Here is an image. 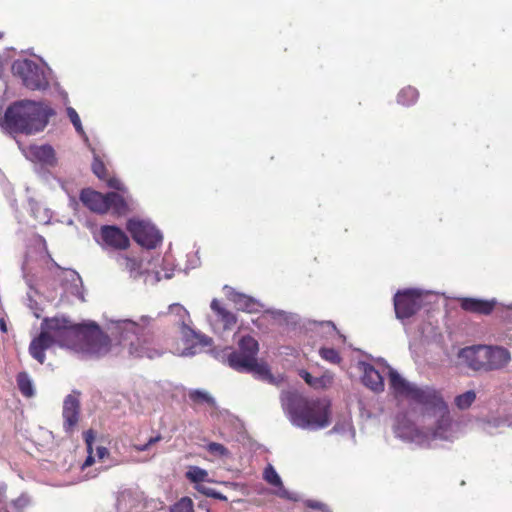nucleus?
Returning a JSON list of instances; mask_svg holds the SVG:
<instances>
[{
    "mask_svg": "<svg viewBox=\"0 0 512 512\" xmlns=\"http://www.w3.org/2000/svg\"><path fill=\"white\" fill-rule=\"evenodd\" d=\"M55 344L75 352L99 356L106 353L114 343L126 349L135 358L155 359L163 354L151 345L156 318L142 315L137 321L111 319L105 331L94 323H73L63 315L44 319Z\"/></svg>",
    "mask_w": 512,
    "mask_h": 512,
    "instance_id": "obj_1",
    "label": "nucleus"
},
{
    "mask_svg": "<svg viewBox=\"0 0 512 512\" xmlns=\"http://www.w3.org/2000/svg\"><path fill=\"white\" fill-rule=\"evenodd\" d=\"M388 370V385L396 399H405L421 405L424 418L430 420L429 427L419 428L405 414L397 415L394 424L395 436L418 447H430L434 440L454 442L465 433V422L454 420L441 393L431 386H418L405 379L396 369L385 363Z\"/></svg>",
    "mask_w": 512,
    "mask_h": 512,
    "instance_id": "obj_2",
    "label": "nucleus"
},
{
    "mask_svg": "<svg viewBox=\"0 0 512 512\" xmlns=\"http://www.w3.org/2000/svg\"><path fill=\"white\" fill-rule=\"evenodd\" d=\"M55 111L42 101L19 100L0 115V127L9 134L33 135L47 126Z\"/></svg>",
    "mask_w": 512,
    "mask_h": 512,
    "instance_id": "obj_3",
    "label": "nucleus"
},
{
    "mask_svg": "<svg viewBox=\"0 0 512 512\" xmlns=\"http://www.w3.org/2000/svg\"><path fill=\"white\" fill-rule=\"evenodd\" d=\"M238 347L239 350H234L231 347L213 349L211 353L218 361L227 364L237 372L251 373L258 379L272 382L273 377L268 366L257 360L259 351L257 340L250 335H245L239 340Z\"/></svg>",
    "mask_w": 512,
    "mask_h": 512,
    "instance_id": "obj_4",
    "label": "nucleus"
},
{
    "mask_svg": "<svg viewBox=\"0 0 512 512\" xmlns=\"http://www.w3.org/2000/svg\"><path fill=\"white\" fill-rule=\"evenodd\" d=\"M282 409L295 427L305 430L320 428V400L309 398L295 388L283 390L280 395Z\"/></svg>",
    "mask_w": 512,
    "mask_h": 512,
    "instance_id": "obj_5",
    "label": "nucleus"
},
{
    "mask_svg": "<svg viewBox=\"0 0 512 512\" xmlns=\"http://www.w3.org/2000/svg\"><path fill=\"white\" fill-rule=\"evenodd\" d=\"M169 313L175 317V322L179 325L184 348L179 352V356L193 357L202 352L203 348L212 345V338L195 331L191 327L189 312L179 303L169 306Z\"/></svg>",
    "mask_w": 512,
    "mask_h": 512,
    "instance_id": "obj_6",
    "label": "nucleus"
},
{
    "mask_svg": "<svg viewBox=\"0 0 512 512\" xmlns=\"http://www.w3.org/2000/svg\"><path fill=\"white\" fill-rule=\"evenodd\" d=\"M12 73L23 86L33 91H45L49 88L50 68L44 62L30 59H17L12 64Z\"/></svg>",
    "mask_w": 512,
    "mask_h": 512,
    "instance_id": "obj_7",
    "label": "nucleus"
},
{
    "mask_svg": "<svg viewBox=\"0 0 512 512\" xmlns=\"http://www.w3.org/2000/svg\"><path fill=\"white\" fill-rule=\"evenodd\" d=\"M80 200L89 210L99 214H104L110 209L116 214H124L127 210L124 196L117 192L102 194L93 189L85 188L80 193Z\"/></svg>",
    "mask_w": 512,
    "mask_h": 512,
    "instance_id": "obj_8",
    "label": "nucleus"
},
{
    "mask_svg": "<svg viewBox=\"0 0 512 512\" xmlns=\"http://www.w3.org/2000/svg\"><path fill=\"white\" fill-rule=\"evenodd\" d=\"M127 229L133 239L146 249L156 248L163 239L162 233L150 221L130 219Z\"/></svg>",
    "mask_w": 512,
    "mask_h": 512,
    "instance_id": "obj_9",
    "label": "nucleus"
},
{
    "mask_svg": "<svg viewBox=\"0 0 512 512\" xmlns=\"http://www.w3.org/2000/svg\"><path fill=\"white\" fill-rule=\"evenodd\" d=\"M423 305L422 291L407 289L398 291L394 296V309L396 317L404 320L412 317Z\"/></svg>",
    "mask_w": 512,
    "mask_h": 512,
    "instance_id": "obj_10",
    "label": "nucleus"
},
{
    "mask_svg": "<svg viewBox=\"0 0 512 512\" xmlns=\"http://www.w3.org/2000/svg\"><path fill=\"white\" fill-rule=\"evenodd\" d=\"M55 344L51 332L48 330V326L43 319L41 323V331L39 335L32 339L29 345V354L33 359L38 361L40 364L45 362L46 356L45 351L51 348Z\"/></svg>",
    "mask_w": 512,
    "mask_h": 512,
    "instance_id": "obj_11",
    "label": "nucleus"
},
{
    "mask_svg": "<svg viewBox=\"0 0 512 512\" xmlns=\"http://www.w3.org/2000/svg\"><path fill=\"white\" fill-rule=\"evenodd\" d=\"M80 392L73 391L67 395L63 401L62 416L64 419L63 428L66 433H71L78 423L80 414Z\"/></svg>",
    "mask_w": 512,
    "mask_h": 512,
    "instance_id": "obj_12",
    "label": "nucleus"
},
{
    "mask_svg": "<svg viewBox=\"0 0 512 512\" xmlns=\"http://www.w3.org/2000/svg\"><path fill=\"white\" fill-rule=\"evenodd\" d=\"M511 360L509 350L501 346H485V371L504 368Z\"/></svg>",
    "mask_w": 512,
    "mask_h": 512,
    "instance_id": "obj_13",
    "label": "nucleus"
},
{
    "mask_svg": "<svg viewBox=\"0 0 512 512\" xmlns=\"http://www.w3.org/2000/svg\"><path fill=\"white\" fill-rule=\"evenodd\" d=\"M226 296L232 301L238 310L248 313H258L263 308L259 300L246 294L235 291L232 287L224 286Z\"/></svg>",
    "mask_w": 512,
    "mask_h": 512,
    "instance_id": "obj_14",
    "label": "nucleus"
},
{
    "mask_svg": "<svg viewBox=\"0 0 512 512\" xmlns=\"http://www.w3.org/2000/svg\"><path fill=\"white\" fill-rule=\"evenodd\" d=\"M458 357L469 368L485 371V345L465 347L459 351Z\"/></svg>",
    "mask_w": 512,
    "mask_h": 512,
    "instance_id": "obj_15",
    "label": "nucleus"
},
{
    "mask_svg": "<svg viewBox=\"0 0 512 512\" xmlns=\"http://www.w3.org/2000/svg\"><path fill=\"white\" fill-rule=\"evenodd\" d=\"M27 159L39 162L42 165L54 167L57 164L55 151L52 146L45 145H30L24 150Z\"/></svg>",
    "mask_w": 512,
    "mask_h": 512,
    "instance_id": "obj_16",
    "label": "nucleus"
},
{
    "mask_svg": "<svg viewBox=\"0 0 512 512\" xmlns=\"http://www.w3.org/2000/svg\"><path fill=\"white\" fill-rule=\"evenodd\" d=\"M358 368L362 372V383L375 393L384 391V378L381 373L371 364L360 361Z\"/></svg>",
    "mask_w": 512,
    "mask_h": 512,
    "instance_id": "obj_17",
    "label": "nucleus"
},
{
    "mask_svg": "<svg viewBox=\"0 0 512 512\" xmlns=\"http://www.w3.org/2000/svg\"><path fill=\"white\" fill-rule=\"evenodd\" d=\"M101 238L103 242L114 249H126L129 246L127 235L117 226L104 225L101 227Z\"/></svg>",
    "mask_w": 512,
    "mask_h": 512,
    "instance_id": "obj_18",
    "label": "nucleus"
},
{
    "mask_svg": "<svg viewBox=\"0 0 512 512\" xmlns=\"http://www.w3.org/2000/svg\"><path fill=\"white\" fill-rule=\"evenodd\" d=\"M495 305V299L482 300L477 298H462L460 300V306L463 310L483 315H489L493 311Z\"/></svg>",
    "mask_w": 512,
    "mask_h": 512,
    "instance_id": "obj_19",
    "label": "nucleus"
},
{
    "mask_svg": "<svg viewBox=\"0 0 512 512\" xmlns=\"http://www.w3.org/2000/svg\"><path fill=\"white\" fill-rule=\"evenodd\" d=\"M512 420L508 417H486L477 420L478 429L488 435H494L502 427H510Z\"/></svg>",
    "mask_w": 512,
    "mask_h": 512,
    "instance_id": "obj_20",
    "label": "nucleus"
},
{
    "mask_svg": "<svg viewBox=\"0 0 512 512\" xmlns=\"http://www.w3.org/2000/svg\"><path fill=\"white\" fill-rule=\"evenodd\" d=\"M210 307L216 321L222 324V330H231L235 326L237 322L235 314L222 307L217 299L212 300Z\"/></svg>",
    "mask_w": 512,
    "mask_h": 512,
    "instance_id": "obj_21",
    "label": "nucleus"
},
{
    "mask_svg": "<svg viewBox=\"0 0 512 512\" xmlns=\"http://www.w3.org/2000/svg\"><path fill=\"white\" fill-rule=\"evenodd\" d=\"M328 434H339L341 437L355 442V429L352 426L350 415L341 416Z\"/></svg>",
    "mask_w": 512,
    "mask_h": 512,
    "instance_id": "obj_22",
    "label": "nucleus"
},
{
    "mask_svg": "<svg viewBox=\"0 0 512 512\" xmlns=\"http://www.w3.org/2000/svg\"><path fill=\"white\" fill-rule=\"evenodd\" d=\"M118 266L129 273L133 279H137L142 275L141 262L135 258H130L126 255L119 254L116 258Z\"/></svg>",
    "mask_w": 512,
    "mask_h": 512,
    "instance_id": "obj_23",
    "label": "nucleus"
},
{
    "mask_svg": "<svg viewBox=\"0 0 512 512\" xmlns=\"http://www.w3.org/2000/svg\"><path fill=\"white\" fill-rule=\"evenodd\" d=\"M29 208L31 215L40 224H48L52 218V212L50 209L44 207L41 203L34 199H29Z\"/></svg>",
    "mask_w": 512,
    "mask_h": 512,
    "instance_id": "obj_24",
    "label": "nucleus"
},
{
    "mask_svg": "<svg viewBox=\"0 0 512 512\" xmlns=\"http://www.w3.org/2000/svg\"><path fill=\"white\" fill-rule=\"evenodd\" d=\"M185 477L195 485H202L204 482H210L208 471L199 466H189Z\"/></svg>",
    "mask_w": 512,
    "mask_h": 512,
    "instance_id": "obj_25",
    "label": "nucleus"
},
{
    "mask_svg": "<svg viewBox=\"0 0 512 512\" xmlns=\"http://www.w3.org/2000/svg\"><path fill=\"white\" fill-rule=\"evenodd\" d=\"M117 512H137L136 500L131 493L123 492L117 498Z\"/></svg>",
    "mask_w": 512,
    "mask_h": 512,
    "instance_id": "obj_26",
    "label": "nucleus"
},
{
    "mask_svg": "<svg viewBox=\"0 0 512 512\" xmlns=\"http://www.w3.org/2000/svg\"><path fill=\"white\" fill-rule=\"evenodd\" d=\"M17 385L25 397H32L35 394L33 381L27 372L18 373Z\"/></svg>",
    "mask_w": 512,
    "mask_h": 512,
    "instance_id": "obj_27",
    "label": "nucleus"
},
{
    "mask_svg": "<svg viewBox=\"0 0 512 512\" xmlns=\"http://www.w3.org/2000/svg\"><path fill=\"white\" fill-rule=\"evenodd\" d=\"M476 392L474 390H468L464 393L457 395L454 398V405L459 410H467L476 400Z\"/></svg>",
    "mask_w": 512,
    "mask_h": 512,
    "instance_id": "obj_28",
    "label": "nucleus"
},
{
    "mask_svg": "<svg viewBox=\"0 0 512 512\" xmlns=\"http://www.w3.org/2000/svg\"><path fill=\"white\" fill-rule=\"evenodd\" d=\"M189 398L196 404L206 403L211 407L216 406L215 399L205 390L194 389L189 391Z\"/></svg>",
    "mask_w": 512,
    "mask_h": 512,
    "instance_id": "obj_29",
    "label": "nucleus"
},
{
    "mask_svg": "<svg viewBox=\"0 0 512 512\" xmlns=\"http://www.w3.org/2000/svg\"><path fill=\"white\" fill-rule=\"evenodd\" d=\"M417 98L418 91L415 88L408 86L399 92L397 96V101L401 105L409 106L414 104Z\"/></svg>",
    "mask_w": 512,
    "mask_h": 512,
    "instance_id": "obj_30",
    "label": "nucleus"
},
{
    "mask_svg": "<svg viewBox=\"0 0 512 512\" xmlns=\"http://www.w3.org/2000/svg\"><path fill=\"white\" fill-rule=\"evenodd\" d=\"M66 113H67V116H68L69 120L71 121L72 125L74 126L76 132L80 136H82L85 140H87L88 139L87 135L83 129L82 122H81L80 116L78 115L77 111L73 107H67Z\"/></svg>",
    "mask_w": 512,
    "mask_h": 512,
    "instance_id": "obj_31",
    "label": "nucleus"
},
{
    "mask_svg": "<svg viewBox=\"0 0 512 512\" xmlns=\"http://www.w3.org/2000/svg\"><path fill=\"white\" fill-rule=\"evenodd\" d=\"M71 277V290L70 293L72 295H75L78 299L81 301H84V294H83V286H82V280L78 273L75 271L69 272Z\"/></svg>",
    "mask_w": 512,
    "mask_h": 512,
    "instance_id": "obj_32",
    "label": "nucleus"
},
{
    "mask_svg": "<svg viewBox=\"0 0 512 512\" xmlns=\"http://www.w3.org/2000/svg\"><path fill=\"white\" fill-rule=\"evenodd\" d=\"M171 512H194V504L190 497L180 498L172 507Z\"/></svg>",
    "mask_w": 512,
    "mask_h": 512,
    "instance_id": "obj_33",
    "label": "nucleus"
},
{
    "mask_svg": "<svg viewBox=\"0 0 512 512\" xmlns=\"http://www.w3.org/2000/svg\"><path fill=\"white\" fill-rule=\"evenodd\" d=\"M322 333H333L336 341L335 344H343L346 341V338L343 334H341L337 329L333 322L331 321H322Z\"/></svg>",
    "mask_w": 512,
    "mask_h": 512,
    "instance_id": "obj_34",
    "label": "nucleus"
},
{
    "mask_svg": "<svg viewBox=\"0 0 512 512\" xmlns=\"http://www.w3.org/2000/svg\"><path fill=\"white\" fill-rule=\"evenodd\" d=\"M264 480L272 486H281V477L272 465H268L263 473Z\"/></svg>",
    "mask_w": 512,
    "mask_h": 512,
    "instance_id": "obj_35",
    "label": "nucleus"
},
{
    "mask_svg": "<svg viewBox=\"0 0 512 512\" xmlns=\"http://www.w3.org/2000/svg\"><path fill=\"white\" fill-rule=\"evenodd\" d=\"M96 453H97V457L99 460H105V459L109 460V464L99 468V470L105 471V470L109 469L110 467L119 465V461H117L113 458H110L109 450L106 447H103V446L97 447Z\"/></svg>",
    "mask_w": 512,
    "mask_h": 512,
    "instance_id": "obj_36",
    "label": "nucleus"
},
{
    "mask_svg": "<svg viewBox=\"0 0 512 512\" xmlns=\"http://www.w3.org/2000/svg\"><path fill=\"white\" fill-rule=\"evenodd\" d=\"M206 450L210 454L221 458L227 457L229 455L228 449L224 445L216 442L208 443L206 446Z\"/></svg>",
    "mask_w": 512,
    "mask_h": 512,
    "instance_id": "obj_37",
    "label": "nucleus"
},
{
    "mask_svg": "<svg viewBox=\"0 0 512 512\" xmlns=\"http://www.w3.org/2000/svg\"><path fill=\"white\" fill-rule=\"evenodd\" d=\"M322 359L332 364H340L342 358L337 350L334 348L322 347Z\"/></svg>",
    "mask_w": 512,
    "mask_h": 512,
    "instance_id": "obj_38",
    "label": "nucleus"
},
{
    "mask_svg": "<svg viewBox=\"0 0 512 512\" xmlns=\"http://www.w3.org/2000/svg\"><path fill=\"white\" fill-rule=\"evenodd\" d=\"M92 170L98 178H100V179L105 178L106 167H105L104 163L96 155H94V160L92 162Z\"/></svg>",
    "mask_w": 512,
    "mask_h": 512,
    "instance_id": "obj_39",
    "label": "nucleus"
},
{
    "mask_svg": "<svg viewBox=\"0 0 512 512\" xmlns=\"http://www.w3.org/2000/svg\"><path fill=\"white\" fill-rule=\"evenodd\" d=\"M31 503L30 497L26 493H22L18 498L12 501V506L17 510L21 511L28 507Z\"/></svg>",
    "mask_w": 512,
    "mask_h": 512,
    "instance_id": "obj_40",
    "label": "nucleus"
},
{
    "mask_svg": "<svg viewBox=\"0 0 512 512\" xmlns=\"http://www.w3.org/2000/svg\"><path fill=\"white\" fill-rule=\"evenodd\" d=\"M300 376L303 380L314 389H318L320 387V378L313 377L309 372L305 370L300 371Z\"/></svg>",
    "mask_w": 512,
    "mask_h": 512,
    "instance_id": "obj_41",
    "label": "nucleus"
},
{
    "mask_svg": "<svg viewBox=\"0 0 512 512\" xmlns=\"http://www.w3.org/2000/svg\"><path fill=\"white\" fill-rule=\"evenodd\" d=\"M330 414L329 405L326 404L324 399H322V429L326 428L330 424Z\"/></svg>",
    "mask_w": 512,
    "mask_h": 512,
    "instance_id": "obj_42",
    "label": "nucleus"
},
{
    "mask_svg": "<svg viewBox=\"0 0 512 512\" xmlns=\"http://www.w3.org/2000/svg\"><path fill=\"white\" fill-rule=\"evenodd\" d=\"M277 487V490L275 491V495L282 498V499H287V500H296L295 496L293 493H291L290 491H288L283 483L281 482V486H276Z\"/></svg>",
    "mask_w": 512,
    "mask_h": 512,
    "instance_id": "obj_43",
    "label": "nucleus"
},
{
    "mask_svg": "<svg viewBox=\"0 0 512 512\" xmlns=\"http://www.w3.org/2000/svg\"><path fill=\"white\" fill-rule=\"evenodd\" d=\"M267 314H270L274 319H278L281 321H288V315L285 311L279 309H267L265 310Z\"/></svg>",
    "mask_w": 512,
    "mask_h": 512,
    "instance_id": "obj_44",
    "label": "nucleus"
},
{
    "mask_svg": "<svg viewBox=\"0 0 512 512\" xmlns=\"http://www.w3.org/2000/svg\"><path fill=\"white\" fill-rule=\"evenodd\" d=\"M108 186L110 188H113L119 192H122V193H125L126 192V188L124 186V184L117 178H110L108 180Z\"/></svg>",
    "mask_w": 512,
    "mask_h": 512,
    "instance_id": "obj_45",
    "label": "nucleus"
},
{
    "mask_svg": "<svg viewBox=\"0 0 512 512\" xmlns=\"http://www.w3.org/2000/svg\"><path fill=\"white\" fill-rule=\"evenodd\" d=\"M194 488L199 493H201V494H203V495H205L207 497H211V498H212V494H214L215 491H216L215 489L207 487L204 484H202V485H195Z\"/></svg>",
    "mask_w": 512,
    "mask_h": 512,
    "instance_id": "obj_46",
    "label": "nucleus"
},
{
    "mask_svg": "<svg viewBox=\"0 0 512 512\" xmlns=\"http://www.w3.org/2000/svg\"><path fill=\"white\" fill-rule=\"evenodd\" d=\"M334 375L330 371L322 370V387L327 384H331L333 381Z\"/></svg>",
    "mask_w": 512,
    "mask_h": 512,
    "instance_id": "obj_47",
    "label": "nucleus"
},
{
    "mask_svg": "<svg viewBox=\"0 0 512 512\" xmlns=\"http://www.w3.org/2000/svg\"><path fill=\"white\" fill-rule=\"evenodd\" d=\"M83 436H84V441L86 444L94 443L95 433L92 429L85 431Z\"/></svg>",
    "mask_w": 512,
    "mask_h": 512,
    "instance_id": "obj_48",
    "label": "nucleus"
},
{
    "mask_svg": "<svg viewBox=\"0 0 512 512\" xmlns=\"http://www.w3.org/2000/svg\"><path fill=\"white\" fill-rule=\"evenodd\" d=\"M94 462H95V458L93 457V455L88 454L87 458L85 459V461L82 465V469H85L86 467L91 466Z\"/></svg>",
    "mask_w": 512,
    "mask_h": 512,
    "instance_id": "obj_49",
    "label": "nucleus"
},
{
    "mask_svg": "<svg viewBox=\"0 0 512 512\" xmlns=\"http://www.w3.org/2000/svg\"><path fill=\"white\" fill-rule=\"evenodd\" d=\"M162 439L161 435L158 434L154 437H151L148 441H147V445L149 446V448L154 445L155 443L159 442L160 440Z\"/></svg>",
    "mask_w": 512,
    "mask_h": 512,
    "instance_id": "obj_50",
    "label": "nucleus"
},
{
    "mask_svg": "<svg viewBox=\"0 0 512 512\" xmlns=\"http://www.w3.org/2000/svg\"><path fill=\"white\" fill-rule=\"evenodd\" d=\"M133 447L138 452H144V451H147L149 449V446L147 445V442L144 443V444H136Z\"/></svg>",
    "mask_w": 512,
    "mask_h": 512,
    "instance_id": "obj_51",
    "label": "nucleus"
},
{
    "mask_svg": "<svg viewBox=\"0 0 512 512\" xmlns=\"http://www.w3.org/2000/svg\"><path fill=\"white\" fill-rule=\"evenodd\" d=\"M212 498L219 499L221 501H227L228 500L225 495H223L222 493H220L218 491H215V493L212 494Z\"/></svg>",
    "mask_w": 512,
    "mask_h": 512,
    "instance_id": "obj_52",
    "label": "nucleus"
},
{
    "mask_svg": "<svg viewBox=\"0 0 512 512\" xmlns=\"http://www.w3.org/2000/svg\"><path fill=\"white\" fill-rule=\"evenodd\" d=\"M0 330L4 333L7 332V325L3 318H0Z\"/></svg>",
    "mask_w": 512,
    "mask_h": 512,
    "instance_id": "obj_53",
    "label": "nucleus"
},
{
    "mask_svg": "<svg viewBox=\"0 0 512 512\" xmlns=\"http://www.w3.org/2000/svg\"><path fill=\"white\" fill-rule=\"evenodd\" d=\"M309 506L312 507V508H315V509H319L320 508V502H310L309 503Z\"/></svg>",
    "mask_w": 512,
    "mask_h": 512,
    "instance_id": "obj_54",
    "label": "nucleus"
},
{
    "mask_svg": "<svg viewBox=\"0 0 512 512\" xmlns=\"http://www.w3.org/2000/svg\"><path fill=\"white\" fill-rule=\"evenodd\" d=\"M88 454H93V443L86 444Z\"/></svg>",
    "mask_w": 512,
    "mask_h": 512,
    "instance_id": "obj_55",
    "label": "nucleus"
},
{
    "mask_svg": "<svg viewBox=\"0 0 512 512\" xmlns=\"http://www.w3.org/2000/svg\"><path fill=\"white\" fill-rule=\"evenodd\" d=\"M161 279H162V276H161L160 272H156L155 273V280H156V282L160 281Z\"/></svg>",
    "mask_w": 512,
    "mask_h": 512,
    "instance_id": "obj_56",
    "label": "nucleus"
},
{
    "mask_svg": "<svg viewBox=\"0 0 512 512\" xmlns=\"http://www.w3.org/2000/svg\"><path fill=\"white\" fill-rule=\"evenodd\" d=\"M3 105H4V98H3V96H0V113L2 112Z\"/></svg>",
    "mask_w": 512,
    "mask_h": 512,
    "instance_id": "obj_57",
    "label": "nucleus"
},
{
    "mask_svg": "<svg viewBox=\"0 0 512 512\" xmlns=\"http://www.w3.org/2000/svg\"><path fill=\"white\" fill-rule=\"evenodd\" d=\"M322 512H331L329 508L322 504Z\"/></svg>",
    "mask_w": 512,
    "mask_h": 512,
    "instance_id": "obj_58",
    "label": "nucleus"
},
{
    "mask_svg": "<svg viewBox=\"0 0 512 512\" xmlns=\"http://www.w3.org/2000/svg\"><path fill=\"white\" fill-rule=\"evenodd\" d=\"M6 490V486L5 485H0V493H4Z\"/></svg>",
    "mask_w": 512,
    "mask_h": 512,
    "instance_id": "obj_59",
    "label": "nucleus"
},
{
    "mask_svg": "<svg viewBox=\"0 0 512 512\" xmlns=\"http://www.w3.org/2000/svg\"><path fill=\"white\" fill-rule=\"evenodd\" d=\"M172 277V273H165L164 278L170 279Z\"/></svg>",
    "mask_w": 512,
    "mask_h": 512,
    "instance_id": "obj_60",
    "label": "nucleus"
},
{
    "mask_svg": "<svg viewBox=\"0 0 512 512\" xmlns=\"http://www.w3.org/2000/svg\"><path fill=\"white\" fill-rule=\"evenodd\" d=\"M213 329H214L215 332H218L220 330V328L217 327L216 325H213Z\"/></svg>",
    "mask_w": 512,
    "mask_h": 512,
    "instance_id": "obj_61",
    "label": "nucleus"
},
{
    "mask_svg": "<svg viewBox=\"0 0 512 512\" xmlns=\"http://www.w3.org/2000/svg\"><path fill=\"white\" fill-rule=\"evenodd\" d=\"M508 425L511 426V428H512V423H509Z\"/></svg>",
    "mask_w": 512,
    "mask_h": 512,
    "instance_id": "obj_62",
    "label": "nucleus"
}]
</instances>
